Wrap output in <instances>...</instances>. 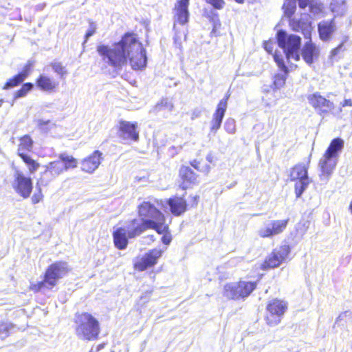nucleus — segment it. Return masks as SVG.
<instances>
[{
    "label": "nucleus",
    "mask_w": 352,
    "mask_h": 352,
    "mask_svg": "<svg viewBox=\"0 0 352 352\" xmlns=\"http://www.w3.org/2000/svg\"><path fill=\"white\" fill-rule=\"evenodd\" d=\"M236 3L242 4L244 3V0H234Z\"/></svg>",
    "instance_id": "obj_57"
},
{
    "label": "nucleus",
    "mask_w": 352,
    "mask_h": 352,
    "mask_svg": "<svg viewBox=\"0 0 352 352\" xmlns=\"http://www.w3.org/2000/svg\"><path fill=\"white\" fill-rule=\"evenodd\" d=\"M162 105L165 109H170V108H173V106L172 104H169V103L168 102V100L167 99L162 100Z\"/></svg>",
    "instance_id": "obj_51"
},
{
    "label": "nucleus",
    "mask_w": 352,
    "mask_h": 352,
    "mask_svg": "<svg viewBox=\"0 0 352 352\" xmlns=\"http://www.w3.org/2000/svg\"><path fill=\"white\" fill-rule=\"evenodd\" d=\"M282 9L283 10L284 16L286 18H292L296 10V0H285Z\"/></svg>",
    "instance_id": "obj_28"
},
{
    "label": "nucleus",
    "mask_w": 352,
    "mask_h": 352,
    "mask_svg": "<svg viewBox=\"0 0 352 352\" xmlns=\"http://www.w3.org/2000/svg\"><path fill=\"white\" fill-rule=\"evenodd\" d=\"M76 333L77 336L86 340L97 338L100 333V325L96 318L88 313L80 315L76 320Z\"/></svg>",
    "instance_id": "obj_3"
},
{
    "label": "nucleus",
    "mask_w": 352,
    "mask_h": 352,
    "mask_svg": "<svg viewBox=\"0 0 352 352\" xmlns=\"http://www.w3.org/2000/svg\"><path fill=\"white\" fill-rule=\"evenodd\" d=\"M33 88V84L27 82L22 85L21 88L18 90L14 95V98H19L25 96L28 91Z\"/></svg>",
    "instance_id": "obj_35"
},
{
    "label": "nucleus",
    "mask_w": 352,
    "mask_h": 352,
    "mask_svg": "<svg viewBox=\"0 0 352 352\" xmlns=\"http://www.w3.org/2000/svg\"><path fill=\"white\" fill-rule=\"evenodd\" d=\"M174 43H176V36H173V38Z\"/></svg>",
    "instance_id": "obj_60"
},
{
    "label": "nucleus",
    "mask_w": 352,
    "mask_h": 352,
    "mask_svg": "<svg viewBox=\"0 0 352 352\" xmlns=\"http://www.w3.org/2000/svg\"><path fill=\"white\" fill-rule=\"evenodd\" d=\"M289 25L291 27L292 30L294 31H299L301 28V21L298 19H289Z\"/></svg>",
    "instance_id": "obj_42"
},
{
    "label": "nucleus",
    "mask_w": 352,
    "mask_h": 352,
    "mask_svg": "<svg viewBox=\"0 0 352 352\" xmlns=\"http://www.w3.org/2000/svg\"><path fill=\"white\" fill-rule=\"evenodd\" d=\"M3 102H4L3 100L1 99L0 100V107L1 106V104Z\"/></svg>",
    "instance_id": "obj_59"
},
{
    "label": "nucleus",
    "mask_w": 352,
    "mask_h": 352,
    "mask_svg": "<svg viewBox=\"0 0 352 352\" xmlns=\"http://www.w3.org/2000/svg\"><path fill=\"white\" fill-rule=\"evenodd\" d=\"M337 160L324 153L322 157L319 161V166L323 175L329 176L336 168Z\"/></svg>",
    "instance_id": "obj_22"
},
{
    "label": "nucleus",
    "mask_w": 352,
    "mask_h": 352,
    "mask_svg": "<svg viewBox=\"0 0 352 352\" xmlns=\"http://www.w3.org/2000/svg\"><path fill=\"white\" fill-rule=\"evenodd\" d=\"M163 250L155 248L149 251L142 258L135 263V268L139 271H144L149 267L156 264L157 260L162 256Z\"/></svg>",
    "instance_id": "obj_14"
},
{
    "label": "nucleus",
    "mask_w": 352,
    "mask_h": 352,
    "mask_svg": "<svg viewBox=\"0 0 352 352\" xmlns=\"http://www.w3.org/2000/svg\"><path fill=\"white\" fill-rule=\"evenodd\" d=\"M205 2L213 9L220 10L226 6L225 0H205Z\"/></svg>",
    "instance_id": "obj_36"
},
{
    "label": "nucleus",
    "mask_w": 352,
    "mask_h": 352,
    "mask_svg": "<svg viewBox=\"0 0 352 352\" xmlns=\"http://www.w3.org/2000/svg\"><path fill=\"white\" fill-rule=\"evenodd\" d=\"M273 57L278 68L283 72V74H276L274 76L271 87L273 90L275 91L280 89L285 86L286 79L289 74V69L285 64L284 59L280 54L274 53L273 54Z\"/></svg>",
    "instance_id": "obj_13"
},
{
    "label": "nucleus",
    "mask_w": 352,
    "mask_h": 352,
    "mask_svg": "<svg viewBox=\"0 0 352 352\" xmlns=\"http://www.w3.org/2000/svg\"><path fill=\"white\" fill-rule=\"evenodd\" d=\"M162 240L164 244H169L170 242V239L168 238L166 236H163L162 237Z\"/></svg>",
    "instance_id": "obj_53"
},
{
    "label": "nucleus",
    "mask_w": 352,
    "mask_h": 352,
    "mask_svg": "<svg viewBox=\"0 0 352 352\" xmlns=\"http://www.w3.org/2000/svg\"><path fill=\"white\" fill-rule=\"evenodd\" d=\"M256 281L239 280L236 283H227L223 287V294L230 300L243 299L249 296L256 288Z\"/></svg>",
    "instance_id": "obj_5"
},
{
    "label": "nucleus",
    "mask_w": 352,
    "mask_h": 352,
    "mask_svg": "<svg viewBox=\"0 0 352 352\" xmlns=\"http://www.w3.org/2000/svg\"><path fill=\"white\" fill-rule=\"evenodd\" d=\"M309 104L316 109L330 110L333 108L331 101L322 96L319 92H316L307 96Z\"/></svg>",
    "instance_id": "obj_18"
},
{
    "label": "nucleus",
    "mask_w": 352,
    "mask_h": 352,
    "mask_svg": "<svg viewBox=\"0 0 352 352\" xmlns=\"http://www.w3.org/2000/svg\"><path fill=\"white\" fill-rule=\"evenodd\" d=\"M139 214L142 218L131 221V236H138L147 229H153L162 234L168 227L164 224L162 213L148 201H144L139 206Z\"/></svg>",
    "instance_id": "obj_2"
},
{
    "label": "nucleus",
    "mask_w": 352,
    "mask_h": 352,
    "mask_svg": "<svg viewBox=\"0 0 352 352\" xmlns=\"http://www.w3.org/2000/svg\"><path fill=\"white\" fill-rule=\"evenodd\" d=\"M21 159L28 166L29 172L31 174L35 173L40 166L39 164L32 159L29 155H23Z\"/></svg>",
    "instance_id": "obj_34"
},
{
    "label": "nucleus",
    "mask_w": 352,
    "mask_h": 352,
    "mask_svg": "<svg viewBox=\"0 0 352 352\" xmlns=\"http://www.w3.org/2000/svg\"><path fill=\"white\" fill-rule=\"evenodd\" d=\"M181 183L179 184L182 189L190 188L196 183L197 175L188 166H182L179 170Z\"/></svg>",
    "instance_id": "obj_20"
},
{
    "label": "nucleus",
    "mask_w": 352,
    "mask_h": 352,
    "mask_svg": "<svg viewBox=\"0 0 352 352\" xmlns=\"http://www.w3.org/2000/svg\"><path fill=\"white\" fill-rule=\"evenodd\" d=\"M225 129L230 133L235 131V123L233 120H228L224 124Z\"/></svg>",
    "instance_id": "obj_44"
},
{
    "label": "nucleus",
    "mask_w": 352,
    "mask_h": 352,
    "mask_svg": "<svg viewBox=\"0 0 352 352\" xmlns=\"http://www.w3.org/2000/svg\"><path fill=\"white\" fill-rule=\"evenodd\" d=\"M69 271L67 264L65 262H58L51 265L46 270L45 282L50 288L56 285L57 280L63 278Z\"/></svg>",
    "instance_id": "obj_10"
},
{
    "label": "nucleus",
    "mask_w": 352,
    "mask_h": 352,
    "mask_svg": "<svg viewBox=\"0 0 352 352\" xmlns=\"http://www.w3.org/2000/svg\"><path fill=\"white\" fill-rule=\"evenodd\" d=\"M276 41L278 46L284 50L287 59L293 58L296 61L300 60L299 50L301 38L295 34L287 35L283 30H279L276 34Z\"/></svg>",
    "instance_id": "obj_4"
},
{
    "label": "nucleus",
    "mask_w": 352,
    "mask_h": 352,
    "mask_svg": "<svg viewBox=\"0 0 352 352\" xmlns=\"http://www.w3.org/2000/svg\"><path fill=\"white\" fill-rule=\"evenodd\" d=\"M131 221L129 222L125 226L118 228L113 232V241L116 247L120 250H124L126 248L128 244V239L135 238V236H131L129 235Z\"/></svg>",
    "instance_id": "obj_16"
},
{
    "label": "nucleus",
    "mask_w": 352,
    "mask_h": 352,
    "mask_svg": "<svg viewBox=\"0 0 352 352\" xmlns=\"http://www.w3.org/2000/svg\"><path fill=\"white\" fill-rule=\"evenodd\" d=\"M291 252V247L288 244H283L274 248L261 263L260 268L268 270L279 267L288 257Z\"/></svg>",
    "instance_id": "obj_8"
},
{
    "label": "nucleus",
    "mask_w": 352,
    "mask_h": 352,
    "mask_svg": "<svg viewBox=\"0 0 352 352\" xmlns=\"http://www.w3.org/2000/svg\"><path fill=\"white\" fill-rule=\"evenodd\" d=\"M46 169L37 182L38 186H47L54 177L66 170L65 165L60 160L52 162L45 166Z\"/></svg>",
    "instance_id": "obj_12"
},
{
    "label": "nucleus",
    "mask_w": 352,
    "mask_h": 352,
    "mask_svg": "<svg viewBox=\"0 0 352 352\" xmlns=\"http://www.w3.org/2000/svg\"><path fill=\"white\" fill-rule=\"evenodd\" d=\"M344 42H342L337 47L332 49L329 54V59L333 60L336 58L338 55L342 51H344Z\"/></svg>",
    "instance_id": "obj_39"
},
{
    "label": "nucleus",
    "mask_w": 352,
    "mask_h": 352,
    "mask_svg": "<svg viewBox=\"0 0 352 352\" xmlns=\"http://www.w3.org/2000/svg\"><path fill=\"white\" fill-rule=\"evenodd\" d=\"M12 327V324L8 322H0V336L4 338L8 336V332Z\"/></svg>",
    "instance_id": "obj_38"
},
{
    "label": "nucleus",
    "mask_w": 352,
    "mask_h": 352,
    "mask_svg": "<svg viewBox=\"0 0 352 352\" xmlns=\"http://www.w3.org/2000/svg\"><path fill=\"white\" fill-rule=\"evenodd\" d=\"M200 162L196 160H193L191 162V165L197 170L201 171L202 170L201 167L199 166Z\"/></svg>",
    "instance_id": "obj_49"
},
{
    "label": "nucleus",
    "mask_w": 352,
    "mask_h": 352,
    "mask_svg": "<svg viewBox=\"0 0 352 352\" xmlns=\"http://www.w3.org/2000/svg\"><path fill=\"white\" fill-rule=\"evenodd\" d=\"M53 70L60 75V78H63L65 75L67 74V72L64 66L60 63L55 62L51 64Z\"/></svg>",
    "instance_id": "obj_37"
},
{
    "label": "nucleus",
    "mask_w": 352,
    "mask_h": 352,
    "mask_svg": "<svg viewBox=\"0 0 352 352\" xmlns=\"http://www.w3.org/2000/svg\"><path fill=\"white\" fill-rule=\"evenodd\" d=\"M33 64H34V62L29 60L28 62V63L26 64V65L24 67L23 70L21 73H19V74H22L24 80L29 75V74L30 72L31 67L33 65Z\"/></svg>",
    "instance_id": "obj_45"
},
{
    "label": "nucleus",
    "mask_w": 352,
    "mask_h": 352,
    "mask_svg": "<svg viewBox=\"0 0 352 352\" xmlns=\"http://www.w3.org/2000/svg\"><path fill=\"white\" fill-rule=\"evenodd\" d=\"M36 85L41 90L51 93L57 88L58 82L46 76L41 75L36 80Z\"/></svg>",
    "instance_id": "obj_24"
},
{
    "label": "nucleus",
    "mask_w": 352,
    "mask_h": 352,
    "mask_svg": "<svg viewBox=\"0 0 352 352\" xmlns=\"http://www.w3.org/2000/svg\"><path fill=\"white\" fill-rule=\"evenodd\" d=\"M346 0H331L329 4L330 10L332 12H342L346 8Z\"/></svg>",
    "instance_id": "obj_30"
},
{
    "label": "nucleus",
    "mask_w": 352,
    "mask_h": 352,
    "mask_svg": "<svg viewBox=\"0 0 352 352\" xmlns=\"http://www.w3.org/2000/svg\"><path fill=\"white\" fill-rule=\"evenodd\" d=\"M22 74H16L13 78L9 79L3 87V89H10L14 87L18 86L25 80L23 78Z\"/></svg>",
    "instance_id": "obj_33"
},
{
    "label": "nucleus",
    "mask_w": 352,
    "mask_h": 352,
    "mask_svg": "<svg viewBox=\"0 0 352 352\" xmlns=\"http://www.w3.org/2000/svg\"><path fill=\"white\" fill-rule=\"evenodd\" d=\"M296 1H298V6L301 9H305L307 7H309L311 11H320L322 9L321 3L314 4L312 3L311 0H296Z\"/></svg>",
    "instance_id": "obj_32"
},
{
    "label": "nucleus",
    "mask_w": 352,
    "mask_h": 352,
    "mask_svg": "<svg viewBox=\"0 0 352 352\" xmlns=\"http://www.w3.org/2000/svg\"><path fill=\"white\" fill-rule=\"evenodd\" d=\"M274 42L270 40L264 42L263 47L268 53L272 54L274 50Z\"/></svg>",
    "instance_id": "obj_46"
},
{
    "label": "nucleus",
    "mask_w": 352,
    "mask_h": 352,
    "mask_svg": "<svg viewBox=\"0 0 352 352\" xmlns=\"http://www.w3.org/2000/svg\"><path fill=\"white\" fill-rule=\"evenodd\" d=\"M308 168V163H298L291 168L289 177L291 181L296 182L294 185V191L297 198L302 195L309 184Z\"/></svg>",
    "instance_id": "obj_7"
},
{
    "label": "nucleus",
    "mask_w": 352,
    "mask_h": 352,
    "mask_svg": "<svg viewBox=\"0 0 352 352\" xmlns=\"http://www.w3.org/2000/svg\"><path fill=\"white\" fill-rule=\"evenodd\" d=\"M97 52L102 61L116 71H120L130 60L131 67L140 70L146 66V50L134 34L126 33L122 39L111 46L101 45L97 47Z\"/></svg>",
    "instance_id": "obj_1"
},
{
    "label": "nucleus",
    "mask_w": 352,
    "mask_h": 352,
    "mask_svg": "<svg viewBox=\"0 0 352 352\" xmlns=\"http://www.w3.org/2000/svg\"><path fill=\"white\" fill-rule=\"evenodd\" d=\"M104 346V344H100L97 346V351H100L103 349Z\"/></svg>",
    "instance_id": "obj_56"
},
{
    "label": "nucleus",
    "mask_w": 352,
    "mask_h": 352,
    "mask_svg": "<svg viewBox=\"0 0 352 352\" xmlns=\"http://www.w3.org/2000/svg\"><path fill=\"white\" fill-rule=\"evenodd\" d=\"M224 111H215L211 122V131L216 132L221 126Z\"/></svg>",
    "instance_id": "obj_29"
},
{
    "label": "nucleus",
    "mask_w": 352,
    "mask_h": 352,
    "mask_svg": "<svg viewBox=\"0 0 352 352\" xmlns=\"http://www.w3.org/2000/svg\"><path fill=\"white\" fill-rule=\"evenodd\" d=\"M176 28V20H175L173 22V28Z\"/></svg>",
    "instance_id": "obj_58"
},
{
    "label": "nucleus",
    "mask_w": 352,
    "mask_h": 352,
    "mask_svg": "<svg viewBox=\"0 0 352 352\" xmlns=\"http://www.w3.org/2000/svg\"><path fill=\"white\" fill-rule=\"evenodd\" d=\"M289 221V218L272 220L258 230V236L264 239L280 234L286 229Z\"/></svg>",
    "instance_id": "obj_11"
},
{
    "label": "nucleus",
    "mask_w": 352,
    "mask_h": 352,
    "mask_svg": "<svg viewBox=\"0 0 352 352\" xmlns=\"http://www.w3.org/2000/svg\"><path fill=\"white\" fill-rule=\"evenodd\" d=\"M335 30L336 25L333 19L323 21L318 24L319 37L323 41H329Z\"/></svg>",
    "instance_id": "obj_21"
},
{
    "label": "nucleus",
    "mask_w": 352,
    "mask_h": 352,
    "mask_svg": "<svg viewBox=\"0 0 352 352\" xmlns=\"http://www.w3.org/2000/svg\"><path fill=\"white\" fill-rule=\"evenodd\" d=\"M230 96V94L228 92L218 103L216 110H226Z\"/></svg>",
    "instance_id": "obj_41"
},
{
    "label": "nucleus",
    "mask_w": 352,
    "mask_h": 352,
    "mask_svg": "<svg viewBox=\"0 0 352 352\" xmlns=\"http://www.w3.org/2000/svg\"><path fill=\"white\" fill-rule=\"evenodd\" d=\"M168 204L172 213L176 214V201L173 199H170Z\"/></svg>",
    "instance_id": "obj_48"
},
{
    "label": "nucleus",
    "mask_w": 352,
    "mask_h": 352,
    "mask_svg": "<svg viewBox=\"0 0 352 352\" xmlns=\"http://www.w3.org/2000/svg\"><path fill=\"white\" fill-rule=\"evenodd\" d=\"M96 23L94 21H89V27L85 35L84 43H86L88 41V39L96 33Z\"/></svg>",
    "instance_id": "obj_40"
},
{
    "label": "nucleus",
    "mask_w": 352,
    "mask_h": 352,
    "mask_svg": "<svg viewBox=\"0 0 352 352\" xmlns=\"http://www.w3.org/2000/svg\"><path fill=\"white\" fill-rule=\"evenodd\" d=\"M50 122V120H38V125H44V124H47L48 123Z\"/></svg>",
    "instance_id": "obj_54"
},
{
    "label": "nucleus",
    "mask_w": 352,
    "mask_h": 352,
    "mask_svg": "<svg viewBox=\"0 0 352 352\" xmlns=\"http://www.w3.org/2000/svg\"><path fill=\"white\" fill-rule=\"evenodd\" d=\"M190 0H179L177 2V22L184 24L188 21V6Z\"/></svg>",
    "instance_id": "obj_26"
},
{
    "label": "nucleus",
    "mask_w": 352,
    "mask_h": 352,
    "mask_svg": "<svg viewBox=\"0 0 352 352\" xmlns=\"http://www.w3.org/2000/svg\"><path fill=\"white\" fill-rule=\"evenodd\" d=\"M352 106V101L350 99L344 100L342 103V107Z\"/></svg>",
    "instance_id": "obj_52"
},
{
    "label": "nucleus",
    "mask_w": 352,
    "mask_h": 352,
    "mask_svg": "<svg viewBox=\"0 0 352 352\" xmlns=\"http://www.w3.org/2000/svg\"><path fill=\"white\" fill-rule=\"evenodd\" d=\"M102 153L99 151H95L90 156L84 159L81 162V168L88 173L94 172L100 164Z\"/></svg>",
    "instance_id": "obj_19"
},
{
    "label": "nucleus",
    "mask_w": 352,
    "mask_h": 352,
    "mask_svg": "<svg viewBox=\"0 0 352 352\" xmlns=\"http://www.w3.org/2000/svg\"><path fill=\"white\" fill-rule=\"evenodd\" d=\"M344 140L340 138H336L333 139L327 150L324 151L328 155L338 159L339 153L342 151L344 147Z\"/></svg>",
    "instance_id": "obj_25"
},
{
    "label": "nucleus",
    "mask_w": 352,
    "mask_h": 352,
    "mask_svg": "<svg viewBox=\"0 0 352 352\" xmlns=\"http://www.w3.org/2000/svg\"><path fill=\"white\" fill-rule=\"evenodd\" d=\"M288 309L287 302L282 299L273 298L266 305L265 321L270 327L278 325Z\"/></svg>",
    "instance_id": "obj_6"
},
{
    "label": "nucleus",
    "mask_w": 352,
    "mask_h": 352,
    "mask_svg": "<svg viewBox=\"0 0 352 352\" xmlns=\"http://www.w3.org/2000/svg\"><path fill=\"white\" fill-rule=\"evenodd\" d=\"M137 122L122 120L120 122V137L123 140L138 141L139 132L137 131Z\"/></svg>",
    "instance_id": "obj_15"
},
{
    "label": "nucleus",
    "mask_w": 352,
    "mask_h": 352,
    "mask_svg": "<svg viewBox=\"0 0 352 352\" xmlns=\"http://www.w3.org/2000/svg\"><path fill=\"white\" fill-rule=\"evenodd\" d=\"M45 6V4H39L36 6L37 10H42Z\"/></svg>",
    "instance_id": "obj_55"
},
{
    "label": "nucleus",
    "mask_w": 352,
    "mask_h": 352,
    "mask_svg": "<svg viewBox=\"0 0 352 352\" xmlns=\"http://www.w3.org/2000/svg\"><path fill=\"white\" fill-rule=\"evenodd\" d=\"M304 34L305 37L308 38L309 41L304 44L301 51V55L306 63L311 65L314 62V56L316 57L318 55V49L311 40V31L307 30Z\"/></svg>",
    "instance_id": "obj_17"
},
{
    "label": "nucleus",
    "mask_w": 352,
    "mask_h": 352,
    "mask_svg": "<svg viewBox=\"0 0 352 352\" xmlns=\"http://www.w3.org/2000/svg\"><path fill=\"white\" fill-rule=\"evenodd\" d=\"M60 162H63L67 170L69 168H75L77 166V160L71 155L66 153H61L59 155Z\"/></svg>",
    "instance_id": "obj_31"
},
{
    "label": "nucleus",
    "mask_w": 352,
    "mask_h": 352,
    "mask_svg": "<svg viewBox=\"0 0 352 352\" xmlns=\"http://www.w3.org/2000/svg\"><path fill=\"white\" fill-rule=\"evenodd\" d=\"M42 199H43V194L41 192V188H39L38 192L36 193H34L33 195V196L32 197V202L35 204L38 203Z\"/></svg>",
    "instance_id": "obj_47"
},
{
    "label": "nucleus",
    "mask_w": 352,
    "mask_h": 352,
    "mask_svg": "<svg viewBox=\"0 0 352 352\" xmlns=\"http://www.w3.org/2000/svg\"><path fill=\"white\" fill-rule=\"evenodd\" d=\"M43 287L50 288V286L47 285V283L45 282V278L43 281H41L34 285H32L30 286V289L34 292H38Z\"/></svg>",
    "instance_id": "obj_43"
},
{
    "label": "nucleus",
    "mask_w": 352,
    "mask_h": 352,
    "mask_svg": "<svg viewBox=\"0 0 352 352\" xmlns=\"http://www.w3.org/2000/svg\"><path fill=\"white\" fill-rule=\"evenodd\" d=\"M352 316V314L351 311H346L343 313H342L338 318V320H341L342 318H343L344 317H346V316Z\"/></svg>",
    "instance_id": "obj_50"
},
{
    "label": "nucleus",
    "mask_w": 352,
    "mask_h": 352,
    "mask_svg": "<svg viewBox=\"0 0 352 352\" xmlns=\"http://www.w3.org/2000/svg\"><path fill=\"white\" fill-rule=\"evenodd\" d=\"M14 177L12 187L14 191L24 199L29 197L33 188L31 178L19 170L15 171Z\"/></svg>",
    "instance_id": "obj_9"
},
{
    "label": "nucleus",
    "mask_w": 352,
    "mask_h": 352,
    "mask_svg": "<svg viewBox=\"0 0 352 352\" xmlns=\"http://www.w3.org/2000/svg\"><path fill=\"white\" fill-rule=\"evenodd\" d=\"M199 196L193 195L188 196L186 199L185 196L177 198V215L183 213L189 208L195 207L197 205Z\"/></svg>",
    "instance_id": "obj_23"
},
{
    "label": "nucleus",
    "mask_w": 352,
    "mask_h": 352,
    "mask_svg": "<svg viewBox=\"0 0 352 352\" xmlns=\"http://www.w3.org/2000/svg\"><path fill=\"white\" fill-rule=\"evenodd\" d=\"M33 141L28 135H24L20 139V143L18 147V155L21 157L23 155H28L25 151H30L32 148Z\"/></svg>",
    "instance_id": "obj_27"
}]
</instances>
